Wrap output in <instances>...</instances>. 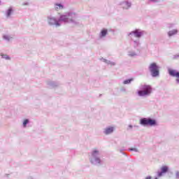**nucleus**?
<instances>
[{
	"mask_svg": "<svg viewBox=\"0 0 179 179\" xmlns=\"http://www.w3.org/2000/svg\"><path fill=\"white\" fill-rule=\"evenodd\" d=\"M76 14L73 13H66V14L61 15L58 20L52 15L48 16V23L49 26H55L56 27H59V26H61L60 22L78 24V22H76Z\"/></svg>",
	"mask_w": 179,
	"mask_h": 179,
	"instance_id": "nucleus-1",
	"label": "nucleus"
},
{
	"mask_svg": "<svg viewBox=\"0 0 179 179\" xmlns=\"http://www.w3.org/2000/svg\"><path fill=\"white\" fill-rule=\"evenodd\" d=\"M101 153L99 150H94L91 152V156L90 157V162L91 164L94 166H101L103 164V160L101 158Z\"/></svg>",
	"mask_w": 179,
	"mask_h": 179,
	"instance_id": "nucleus-2",
	"label": "nucleus"
},
{
	"mask_svg": "<svg viewBox=\"0 0 179 179\" xmlns=\"http://www.w3.org/2000/svg\"><path fill=\"white\" fill-rule=\"evenodd\" d=\"M152 86L146 84H141L139 86V90L137 91V94L139 97H148L152 94Z\"/></svg>",
	"mask_w": 179,
	"mask_h": 179,
	"instance_id": "nucleus-3",
	"label": "nucleus"
},
{
	"mask_svg": "<svg viewBox=\"0 0 179 179\" xmlns=\"http://www.w3.org/2000/svg\"><path fill=\"white\" fill-rule=\"evenodd\" d=\"M140 124L143 125V127H156L157 121L151 117H143L140 119Z\"/></svg>",
	"mask_w": 179,
	"mask_h": 179,
	"instance_id": "nucleus-4",
	"label": "nucleus"
},
{
	"mask_svg": "<svg viewBox=\"0 0 179 179\" xmlns=\"http://www.w3.org/2000/svg\"><path fill=\"white\" fill-rule=\"evenodd\" d=\"M148 69L151 73V76L152 78H157V76H159L160 71L159 70V66H157V64L153 62L152 63L149 67Z\"/></svg>",
	"mask_w": 179,
	"mask_h": 179,
	"instance_id": "nucleus-5",
	"label": "nucleus"
},
{
	"mask_svg": "<svg viewBox=\"0 0 179 179\" xmlns=\"http://www.w3.org/2000/svg\"><path fill=\"white\" fill-rule=\"evenodd\" d=\"M145 34V31L136 29L131 32L128 33L127 36L132 39V37H136V38H141L142 36Z\"/></svg>",
	"mask_w": 179,
	"mask_h": 179,
	"instance_id": "nucleus-6",
	"label": "nucleus"
},
{
	"mask_svg": "<svg viewBox=\"0 0 179 179\" xmlns=\"http://www.w3.org/2000/svg\"><path fill=\"white\" fill-rule=\"evenodd\" d=\"M166 173H169V166H163L161 168V171H157V177H163V175L166 174Z\"/></svg>",
	"mask_w": 179,
	"mask_h": 179,
	"instance_id": "nucleus-7",
	"label": "nucleus"
},
{
	"mask_svg": "<svg viewBox=\"0 0 179 179\" xmlns=\"http://www.w3.org/2000/svg\"><path fill=\"white\" fill-rule=\"evenodd\" d=\"M115 131V127H107L103 129L104 135H111Z\"/></svg>",
	"mask_w": 179,
	"mask_h": 179,
	"instance_id": "nucleus-8",
	"label": "nucleus"
},
{
	"mask_svg": "<svg viewBox=\"0 0 179 179\" xmlns=\"http://www.w3.org/2000/svg\"><path fill=\"white\" fill-rule=\"evenodd\" d=\"M168 73L170 76H172L173 78H179V71L177 70L169 69Z\"/></svg>",
	"mask_w": 179,
	"mask_h": 179,
	"instance_id": "nucleus-9",
	"label": "nucleus"
},
{
	"mask_svg": "<svg viewBox=\"0 0 179 179\" xmlns=\"http://www.w3.org/2000/svg\"><path fill=\"white\" fill-rule=\"evenodd\" d=\"M12 15H13V8L9 7L5 12V16L7 19H10Z\"/></svg>",
	"mask_w": 179,
	"mask_h": 179,
	"instance_id": "nucleus-10",
	"label": "nucleus"
},
{
	"mask_svg": "<svg viewBox=\"0 0 179 179\" xmlns=\"http://www.w3.org/2000/svg\"><path fill=\"white\" fill-rule=\"evenodd\" d=\"M122 6H123V9H129L131 6H132V3L128 1H124L122 3Z\"/></svg>",
	"mask_w": 179,
	"mask_h": 179,
	"instance_id": "nucleus-11",
	"label": "nucleus"
},
{
	"mask_svg": "<svg viewBox=\"0 0 179 179\" xmlns=\"http://www.w3.org/2000/svg\"><path fill=\"white\" fill-rule=\"evenodd\" d=\"M108 31L106 29H103L99 34V38H103L107 36Z\"/></svg>",
	"mask_w": 179,
	"mask_h": 179,
	"instance_id": "nucleus-12",
	"label": "nucleus"
},
{
	"mask_svg": "<svg viewBox=\"0 0 179 179\" xmlns=\"http://www.w3.org/2000/svg\"><path fill=\"white\" fill-rule=\"evenodd\" d=\"M64 6L62 3H55V10H61L62 9H64Z\"/></svg>",
	"mask_w": 179,
	"mask_h": 179,
	"instance_id": "nucleus-13",
	"label": "nucleus"
},
{
	"mask_svg": "<svg viewBox=\"0 0 179 179\" xmlns=\"http://www.w3.org/2000/svg\"><path fill=\"white\" fill-rule=\"evenodd\" d=\"M101 61H103V62H105V64H107L108 65H110V66H115V65H116V63L115 62H111L104 58H102Z\"/></svg>",
	"mask_w": 179,
	"mask_h": 179,
	"instance_id": "nucleus-14",
	"label": "nucleus"
},
{
	"mask_svg": "<svg viewBox=\"0 0 179 179\" xmlns=\"http://www.w3.org/2000/svg\"><path fill=\"white\" fill-rule=\"evenodd\" d=\"M177 33H178V30L173 29L168 32V36H169V37H173V36H176V34H177Z\"/></svg>",
	"mask_w": 179,
	"mask_h": 179,
	"instance_id": "nucleus-15",
	"label": "nucleus"
},
{
	"mask_svg": "<svg viewBox=\"0 0 179 179\" xmlns=\"http://www.w3.org/2000/svg\"><path fill=\"white\" fill-rule=\"evenodd\" d=\"M48 85L50 87H57V86H58L59 84L55 81H49L48 82Z\"/></svg>",
	"mask_w": 179,
	"mask_h": 179,
	"instance_id": "nucleus-16",
	"label": "nucleus"
},
{
	"mask_svg": "<svg viewBox=\"0 0 179 179\" xmlns=\"http://www.w3.org/2000/svg\"><path fill=\"white\" fill-rule=\"evenodd\" d=\"M128 55H129V57H136V55H138V54L136 53V52L134 50H130L128 52Z\"/></svg>",
	"mask_w": 179,
	"mask_h": 179,
	"instance_id": "nucleus-17",
	"label": "nucleus"
},
{
	"mask_svg": "<svg viewBox=\"0 0 179 179\" xmlns=\"http://www.w3.org/2000/svg\"><path fill=\"white\" fill-rule=\"evenodd\" d=\"M131 82H134V78H129L123 81L124 85H129Z\"/></svg>",
	"mask_w": 179,
	"mask_h": 179,
	"instance_id": "nucleus-18",
	"label": "nucleus"
},
{
	"mask_svg": "<svg viewBox=\"0 0 179 179\" xmlns=\"http://www.w3.org/2000/svg\"><path fill=\"white\" fill-rule=\"evenodd\" d=\"M29 122H30V120H29V119H25L22 123L23 128H26V127H27V124H29Z\"/></svg>",
	"mask_w": 179,
	"mask_h": 179,
	"instance_id": "nucleus-19",
	"label": "nucleus"
},
{
	"mask_svg": "<svg viewBox=\"0 0 179 179\" xmlns=\"http://www.w3.org/2000/svg\"><path fill=\"white\" fill-rule=\"evenodd\" d=\"M1 58H3V59H6L7 61H9L10 59V57H9V55H3L1 54Z\"/></svg>",
	"mask_w": 179,
	"mask_h": 179,
	"instance_id": "nucleus-20",
	"label": "nucleus"
},
{
	"mask_svg": "<svg viewBox=\"0 0 179 179\" xmlns=\"http://www.w3.org/2000/svg\"><path fill=\"white\" fill-rule=\"evenodd\" d=\"M139 128V126H136V125H134L133 126L132 124H129L128 126V128H127V131H132V128Z\"/></svg>",
	"mask_w": 179,
	"mask_h": 179,
	"instance_id": "nucleus-21",
	"label": "nucleus"
},
{
	"mask_svg": "<svg viewBox=\"0 0 179 179\" xmlns=\"http://www.w3.org/2000/svg\"><path fill=\"white\" fill-rule=\"evenodd\" d=\"M3 40H6V41H10V38H12V37L9 36L8 35H3Z\"/></svg>",
	"mask_w": 179,
	"mask_h": 179,
	"instance_id": "nucleus-22",
	"label": "nucleus"
},
{
	"mask_svg": "<svg viewBox=\"0 0 179 179\" xmlns=\"http://www.w3.org/2000/svg\"><path fill=\"white\" fill-rule=\"evenodd\" d=\"M140 45H141V43H139V41H134V48H137V47H139Z\"/></svg>",
	"mask_w": 179,
	"mask_h": 179,
	"instance_id": "nucleus-23",
	"label": "nucleus"
},
{
	"mask_svg": "<svg viewBox=\"0 0 179 179\" xmlns=\"http://www.w3.org/2000/svg\"><path fill=\"white\" fill-rule=\"evenodd\" d=\"M129 151L138 152H139V150H138V148H129Z\"/></svg>",
	"mask_w": 179,
	"mask_h": 179,
	"instance_id": "nucleus-24",
	"label": "nucleus"
},
{
	"mask_svg": "<svg viewBox=\"0 0 179 179\" xmlns=\"http://www.w3.org/2000/svg\"><path fill=\"white\" fill-rule=\"evenodd\" d=\"M148 2L157 3V2H159V1H160V0H148Z\"/></svg>",
	"mask_w": 179,
	"mask_h": 179,
	"instance_id": "nucleus-25",
	"label": "nucleus"
},
{
	"mask_svg": "<svg viewBox=\"0 0 179 179\" xmlns=\"http://www.w3.org/2000/svg\"><path fill=\"white\" fill-rule=\"evenodd\" d=\"M176 178L179 179V171H177L176 173Z\"/></svg>",
	"mask_w": 179,
	"mask_h": 179,
	"instance_id": "nucleus-26",
	"label": "nucleus"
},
{
	"mask_svg": "<svg viewBox=\"0 0 179 179\" xmlns=\"http://www.w3.org/2000/svg\"><path fill=\"white\" fill-rule=\"evenodd\" d=\"M22 6H29V2H24V3H22Z\"/></svg>",
	"mask_w": 179,
	"mask_h": 179,
	"instance_id": "nucleus-27",
	"label": "nucleus"
},
{
	"mask_svg": "<svg viewBox=\"0 0 179 179\" xmlns=\"http://www.w3.org/2000/svg\"><path fill=\"white\" fill-rule=\"evenodd\" d=\"M176 83L177 85H179V78H176Z\"/></svg>",
	"mask_w": 179,
	"mask_h": 179,
	"instance_id": "nucleus-28",
	"label": "nucleus"
},
{
	"mask_svg": "<svg viewBox=\"0 0 179 179\" xmlns=\"http://www.w3.org/2000/svg\"><path fill=\"white\" fill-rule=\"evenodd\" d=\"M120 153H122V155H124L125 156H127V154H125V152H122V150H120Z\"/></svg>",
	"mask_w": 179,
	"mask_h": 179,
	"instance_id": "nucleus-29",
	"label": "nucleus"
},
{
	"mask_svg": "<svg viewBox=\"0 0 179 179\" xmlns=\"http://www.w3.org/2000/svg\"><path fill=\"white\" fill-rule=\"evenodd\" d=\"M27 179H34V178H33L31 176H29L27 178Z\"/></svg>",
	"mask_w": 179,
	"mask_h": 179,
	"instance_id": "nucleus-30",
	"label": "nucleus"
},
{
	"mask_svg": "<svg viewBox=\"0 0 179 179\" xmlns=\"http://www.w3.org/2000/svg\"><path fill=\"white\" fill-rule=\"evenodd\" d=\"M121 90H122V92H125L126 90L125 89H122Z\"/></svg>",
	"mask_w": 179,
	"mask_h": 179,
	"instance_id": "nucleus-31",
	"label": "nucleus"
},
{
	"mask_svg": "<svg viewBox=\"0 0 179 179\" xmlns=\"http://www.w3.org/2000/svg\"><path fill=\"white\" fill-rule=\"evenodd\" d=\"M174 26V24H171V26L169 27H173Z\"/></svg>",
	"mask_w": 179,
	"mask_h": 179,
	"instance_id": "nucleus-32",
	"label": "nucleus"
},
{
	"mask_svg": "<svg viewBox=\"0 0 179 179\" xmlns=\"http://www.w3.org/2000/svg\"><path fill=\"white\" fill-rule=\"evenodd\" d=\"M155 179H159L157 177H155Z\"/></svg>",
	"mask_w": 179,
	"mask_h": 179,
	"instance_id": "nucleus-33",
	"label": "nucleus"
},
{
	"mask_svg": "<svg viewBox=\"0 0 179 179\" xmlns=\"http://www.w3.org/2000/svg\"><path fill=\"white\" fill-rule=\"evenodd\" d=\"M0 5H1V0H0Z\"/></svg>",
	"mask_w": 179,
	"mask_h": 179,
	"instance_id": "nucleus-34",
	"label": "nucleus"
}]
</instances>
